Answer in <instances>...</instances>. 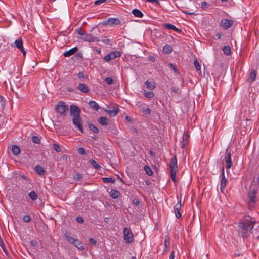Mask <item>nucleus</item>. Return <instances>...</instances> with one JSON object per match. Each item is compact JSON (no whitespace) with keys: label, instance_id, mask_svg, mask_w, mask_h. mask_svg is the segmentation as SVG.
<instances>
[{"label":"nucleus","instance_id":"f257e3e1","mask_svg":"<svg viewBox=\"0 0 259 259\" xmlns=\"http://www.w3.org/2000/svg\"><path fill=\"white\" fill-rule=\"evenodd\" d=\"M252 218L250 216H247L245 218V221H240L238 223L239 228L244 230V231H252L253 228L254 224L255 223V221H253Z\"/></svg>","mask_w":259,"mask_h":259},{"label":"nucleus","instance_id":"f03ea898","mask_svg":"<svg viewBox=\"0 0 259 259\" xmlns=\"http://www.w3.org/2000/svg\"><path fill=\"white\" fill-rule=\"evenodd\" d=\"M68 107L66 104L63 101H59L56 106L55 110L62 116H66V112L68 111Z\"/></svg>","mask_w":259,"mask_h":259},{"label":"nucleus","instance_id":"7ed1b4c3","mask_svg":"<svg viewBox=\"0 0 259 259\" xmlns=\"http://www.w3.org/2000/svg\"><path fill=\"white\" fill-rule=\"evenodd\" d=\"M124 239L127 243H131L134 240L133 234L129 228H124Z\"/></svg>","mask_w":259,"mask_h":259},{"label":"nucleus","instance_id":"20e7f679","mask_svg":"<svg viewBox=\"0 0 259 259\" xmlns=\"http://www.w3.org/2000/svg\"><path fill=\"white\" fill-rule=\"evenodd\" d=\"M120 21L115 18H110L108 20H106L101 22V24L104 26H116L120 24Z\"/></svg>","mask_w":259,"mask_h":259},{"label":"nucleus","instance_id":"39448f33","mask_svg":"<svg viewBox=\"0 0 259 259\" xmlns=\"http://www.w3.org/2000/svg\"><path fill=\"white\" fill-rule=\"evenodd\" d=\"M72 123L76 128H78L80 132L83 133V128L82 124V119L79 117H75L72 118Z\"/></svg>","mask_w":259,"mask_h":259},{"label":"nucleus","instance_id":"423d86ee","mask_svg":"<svg viewBox=\"0 0 259 259\" xmlns=\"http://www.w3.org/2000/svg\"><path fill=\"white\" fill-rule=\"evenodd\" d=\"M81 111L76 105H71L70 106V114L73 117H79Z\"/></svg>","mask_w":259,"mask_h":259},{"label":"nucleus","instance_id":"0eeeda50","mask_svg":"<svg viewBox=\"0 0 259 259\" xmlns=\"http://www.w3.org/2000/svg\"><path fill=\"white\" fill-rule=\"evenodd\" d=\"M120 55L121 53L119 51H112L104 57V60L107 62H109L117 57H120Z\"/></svg>","mask_w":259,"mask_h":259},{"label":"nucleus","instance_id":"6e6552de","mask_svg":"<svg viewBox=\"0 0 259 259\" xmlns=\"http://www.w3.org/2000/svg\"><path fill=\"white\" fill-rule=\"evenodd\" d=\"M84 40L88 42H98L100 39L96 36H95L93 33L85 34L84 36L82 38Z\"/></svg>","mask_w":259,"mask_h":259},{"label":"nucleus","instance_id":"1a4fd4ad","mask_svg":"<svg viewBox=\"0 0 259 259\" xmlns=\"http://www.w3.org/2000/svg\"><path fill=\"white\" fill-rule=\"evenodd\" d=\"M233 24V21L232 20L223 19L221 20L220 25L224 29H227L231 27Z\"/></svg>","mask_w":259,"mask_h":259},{"label":"nucleus","instance_id":"9d476101","mask_svg":"<svg viewBox=\"0 0 259 259\" xmlns=\"http://www.w3.org/2000/svg\"><path fill=\"white\" fill-rule=\"evenodd\" d=\"M221 170H222V177H221V182H220V188H221V191H222L225 188V187L226 186L227 180L226 179V178L225 177L224 166H222Z\"/></svg>","mask_w":259,"mask_h":259},{"label":"nucleus","instance_id":"9b49d317","mask_svg":"<svg viewBox=\"0 0 259 259\" xmlns=\"http://www.w3.org/2000/svg\"><path fill=\"white\" fill-rule=\"evenodd\" d=\"M169 168L170 171H177L178 165H177V158L176 156H174L171 159L169 163Z\"/></svg>","mask_w":259,"mask_h":259},{"label":"nucleus","instance_id":"f8f14e48","mask_svg":"<svg viewBox=\"0 0 259 259\" xmlns=\"http://www.w3.org/2000/svg\"><path fill=\"white\" fill-rule=\"evenodd\" d=\"M224 159L226 163V169H230L232 166V161L231 158L230 153H228L227 154V155L225 156L224 158Z\"/></svg>","mask_w":259,"mask_h":259},{"label":"nucleus","instance_id":"ddd939ff","mask_svg":"<svg viewBox=\"0 0 259 259\" xmlns=\"http://www.w3.org/2000/svg\"><path fill=\"white\" fill-rule=\"evenodd\" d=\"M256 194L257 191L255 189H252L248 193L249 201L253 203L256 202Z\"/></svg>","mask_w":259,"mask_h":259},{"label":"nucleus","instance_id":"4468645a","mask_svg":"<svg viewBox=\"0 0 259 259\" xmlns=\"http://www.w3.org/2000/svg\"><path fill=\"white\" fill-rule=\"evenodd\" d=\"M181 208V202L178 203L176 204L174 207V212L175 213L176 217L179 219L182 217L181 213L180 212V210Z\"/></svg>","mask_w":259,"mask_h":259},{"label":"nucleus","instance_id":"2eb2a0df","mask_svg":"<svg viewBox=\"0 0 259 259\" xmlns=\"http://www.w3.org/2000/svg\"><path fill=\"white\" fill-rule=\"evenodd\" d=\"M105 111L111 116H115L119 112V109L117 107H114L113 110H105Z\"/></svg>","mask_w":259,"mask_h":259},{"label":"nucleus","instance_id":"dca6fc26","mask_svg":"<svg viewBox=\"0 0 259 259\" xmlns=\"http://www.w3.org/2000/svg\"><path fill=\"white\" fill-rule=\"evenodd\" d=\"M77 89L82 92L83 93H87L89 91V87L85 84L79 83L77 87Z\"/></svg>","mask_w":259,"mask_h":259},{"label":"nucleus","instance_id":"f3484780","mask_svg":"<svg viewBox=\"0 0 259 259\" xmlns=\"http://www.w3.org/2000/svg\"><path fill=\"white\" fill-rule=\"evenodd\" d=\"M78 50V48L77 47H74L69 50L64 52V56L65 57H69L73 54H74Z\"/></svg>","mask_w":259,"mask_h":259},{"label":"nucleus","instance_id":"a211bd4d","mask_svg":"<svg viewBox=\"0 0 259 259\" xmlns=\"http://www.w3.org/2000/svg\"><path fill=\"white\" fill-rule=\"evenodd\" d=\"M110 195L113 199H115L120 196V193L115 189H111L110 192Z\"/></svg>","mask_w":259,"mask_h":259},{"label":"nucleus","instance_id":"6ab92c4d","mask_svg":"<svg viewBox=\"0 0 259 259\" xmlns=\"http://www.w3.org/2000/svg\"><path fill=\"white\" fill-rule=\"evenodd\" d=\"M98 122L103 126H106L109 123V120L105 117H101L98 119Z\"/></svg>","mask_w":259,"mask_h":259},{"label":"nucleus","instance_id":"aec40b11","mask_svg":"<svg viewBox=\"0 0 259 259\" xmlns=\"http://www.w3.org/2000/svg\"><path fill=\"white\" fill-rule=\"evenodd\" d=\"M89 105L91 109L95 111H98L99 109V105L94 101H89Z\"/></svg>","mask_w":259,"mask_h":259},{"label":"nucleus","instance_id":"412c9836","mask_svg":"<svg viewBox=\"0 0 259 259\" xmlns=\"http://www.w3.org/2000/svg\"><path fill=\"white\" fill-rule=\"evenodd\" d=\"M73 245L77 248L78 249L80 250H83L84 249V247L83 246V245L81 242L79 241L78 239H76V240L75 241V242L73 243Z\"/></svg>","mask_w":259,"mask_h":259},{"label":"nucleus","instance_id":"4be33fe9","mask_svg":"<svg viewBox=\"0 0 259 259\" xmlns=\"http://www.w3.org/2000/svg\"><path fill=\"white\" fill-rule=\"evenodd\" d=\"M164 26L167 29H172L177 32H181V30L175 27L174 25L169 23L164 24Z\"/></svg>","mask_w":259,"mask_h":259},{"label":"nucleus","instance_id":"5701e85b","mask_svg":"<svg viewBox=\"0 0 259 259\" xmlns=\"http://www.w3.org/2000/svg\"><path fill=\"white\" fill-rule=\"evenodd\" d=\"M256 74L257 72L255 70H252V71H251L249 74L248 81L250 82H253L256 78Z\"/></svg>","mask_w":259,"mask_h":259},{"label":"nucleus","instance_id":"b1692460","mask_svg":"<svg viewBox=\"0 0 259 259\" xmlns=\"http://www.w3.org/2000/svg\"><path fill=\"white\" fill-rule=\"evenodd\" d=\"M133 14L137 17L142 18L143 16V14L138 9H135L132 11Z\"/></svg>","mask_w":259,"mask_h":259},{"label":"nucleus","instance_id":"393cba45","mask_svg":"<svg viewBox=\"0 0 259 259\" xmlns=\"http://www.w3.org/2000/svg\"><path fill=\"white\" fill-rule=\"evenodd\" d=\"M163 52L166 54H169L172 51V47L168 44L165 45L163 48Z\"/></svg>","mask_w":259,"mask_h":259},{"label":"nucleus","instance_id":"a878e982","mask_svg":"<svg viewBox=\"0 0 259 259\" xmlns=\"http://www.w3.org/2000/svg\"><path fill=\"white\" fill-rule=\"evenodd\" d=\"M12 151L14 155H17L20 153V149L19 146L14 145L12 147Z\"/></svg>","mask_w":259,"mask_h":259},{"label":"nucleus","instance_id":"bb28decb","mask_svg":"<svg viewBox=\"0 0 259 259\" xmlns=\"http://www.w3.org/2000/svg\"><path fill=\"white\" fill-rule=\"evenodd\" d=\"M35 171L38 175H43L45 173L44 168L40 165H37L34 168Z\"/></svg>","mask_w":259,"mask_h":259},{"label":"nucleus","instance_id":"cd10ccee","mask_svg":"<svg viewBox=\"0 0 259 259\" xmlns=\"http://www.w3.org/2000/svg\"><path fill=\"white\" fill-rule=\"evenodd\" d=\"M28 196L29 197H30V198L33 200V201H35L38 198V197H37V195L36 194V193L33 191H31L29 194H28Z\"/></svg>","mask_w":259,"mask_h":259},{"label":"nucleus","instance_id":"c85d7f7f","mask_svg":"<svg viewBox=\"0 0 259 259\" xmlns=\"http://www.w3.org/2000/svg\"><path fill=\"white\" fill-rule=\"evenodd\" d=\"M189 136L188 135H184L183 137L182 148H184L188 143Z\"/></svg>","mask_w":259,"mask_h":259},{"label":"nucleus","instance_id":"c756f323","mask_svg":"<svg viewBox=\"0 0 259 259\" xmlns=\"http://www.w3.org/2000/svg\"><path fill=\"white\" fill-rule=\"evenodd\" d=\"M102 179L104 183H114L115 182V180L112 177H104Z\"/></svg>","mask_w":259,"mask_h":259},{"label":"nucleus","instance_id":"7c9ffc66","mask_svg":"<svg viewBox=\"0 0 259 259\" xmlns=\"http://www.w3.org/2000/svg\"><path fill=\"white\" fill-rule=\"evenodd\" d=\"M15 44L16 47L20 49H22L23 47V42L21 38L15 40Z\"/></svg>","mask_w":259,"mask_h":259},{"label":"nucleus","instance_id":"2f4dec72","mask_svg":"<svg viewBox=\"0 0 259 259\" xmlns=\"http://www.w3.org/2000/svg\"><path fill=\"white\" fill-rule=\"evenodd\" d=\"M88 127L90 130L95 133L99 132V130L95 125L92 123H88Z\"/></svg>","mask_w":259,"mask_h":259},{"label":"nucleus","instance_id":"473e14b6","mask_svg":"<svg viewBox=\"0 0 259 259\" xmlns=\"http://www.w3.org/2000/svg\"><path fill=\"white\" fill-rule=\"evenodd\" d=\"M145 84L146 87L150 90H153L155 88V85L154 82H150L148 80H147L145 82Z\"/></svg>","mask_w":259,"mask_h":259},{"label":"nucleus","instance_id":"72a5a7b5","mask_svg":"<svg viewBox=\"0 0 259 259\" xmlns=\"http://www.w3.org/2000/svg\"><path fill=\"white\" fill-rule=\"evenodd\" d=\"M223 51L225 55H229L231 53L230 47L228 46H225L223 48Z\"/></svg>","mask_w":259,"mask_h":259},{"label":"nucleus","instance_id":"f704fd0d","mask_svg":"<svg viewBox=\"0 0 259 259\" xmlns=\"http://www.w3.org/2000/svg\"><path fill=\"white\" fill-rule=\"evenodd\" d=\"M144 96L147 98H151L154 96V94L153 92L144 91Z\"/></svg>","mask_w":259,"mask_h":259},{"label":"nucleus","instance_id":"c9c22d12","mask_svg":"<svg viewBox=\"0 0 259 259\" xmlns=\"http://www.w3.org/2000/svg\"><path fill=\"white\" fill-rule=\"evenodd\" d=\"M170 238L168 236L166 235L165 236L164 246L165 248L169 247L170 246Z\"/></svg>","mask_w":259,"mask_h":259},{"label":"nucleus","instance_id":"e433bc0d","mask_svg":"<svg viewBox=\"0 0 259 259\" xmlns=\"http://www.w3.org/2000/svg\"><path fill=\"white\" fill-rule=\"evenodd\" d=\"M90 163L93 167H94L96 169H99L101 168L100 165H99L94 160L92 159L90 160Z\"/></svg>","mask_w":259,"mask_h":259},{"label":"nucleus","instance_id":"4c0bfd02","mask_svg":"<svg viewBox=\"0 0 259 259\" xmlns=\"http://www.w3.org/2000/svg\"><path fill=\"white\" fill-rule=\"evenodd\" d=\"M65 237H66V239L72 244H73L74 242L76 240V239L72 238L67 234H65Z\"/></svg>","mask_w":259,"mask_h":259},{"label":"nucleus","instance_id":"58836bf2","mask_svg":"<svg viewBox=\"0 0 259 259\" xmlns=\"http://www.w3.org/2000/svg\"><path fill=\"white\" fill-rule=\"evenodd\" d=\"M144 170L146 173L149 176H151L153 174V171L147 165L144 166Z\"/></svg>","mask_w":259,"mask_h":259},{"label":"nucleus","instance_id":"ea45409f","mask_svg":"<svg viewBox=\"0 0 259 259\" xmlns=\"http://www.w3.org/2000/svg\"><path fill=\"white\" fill-rule=\"evenodd\" d=\"M141 112L146 115H149L151 114V110L148 108H142L141 109Z\"/></svg>","mask_w":259,"mask_h":259},{"label":"nucleus","instance_id":"a19ab883","mask_svg":"<svg viewBox=\"0 0 259 259\" xmlns=\"http://www.w3.org/2000/svg\"><path fill=\"white\" fill-rule=\"evenodd\" d=\"M194 64L195 66V68L197 71H199L201 69V66L199 64V63L197 59H195L194 60Z\"/></svg>","mask_w":259,"mask_h":259},{"label":"nucleus","instance_id":"79ce46f5","mask_svg":"<svg viewBox=\"0 0 259 259\" xmlns=\"http://www.w3.org/2000/svg\"><path fill=\"white\" fill-rule=\"evenodd\" d=\"M32 141L35 144H39L40 138L38 136H34L32 137Z\"/></svg>","mask_w":259,"mask_h":259},{"label":"nucleus","instance_id":"37998d69","mask_svg":"<svg viewBox=\"0 0 259 259\" xmlns=\"http://www.w3.org/2000/svg\"><path fill=\"white\" fill-rule=\"evenodd\" d=\"M105 81L108 85H111L114 83L113 79L110 77H106L105 79Z\"/></svg>","mask_w":259,"mask_h":259},{"label":"nucleus","instance_id":"c03bdc74","mask_svg":"<svg viewBox=\"0 0 259 259\" xmlns=\"http://www.w3.org/2000/svg\"><path fill=\"white\" fill-rule=\"evenodd\" d=\"M53 147L55 151H56L57 152H60L61 151V148L59 145L57 144L54 143L53 144Z\"/></svg>","mask_w":259,"mask_h":259},{"label":"nucleus","instance_id":"a18cd8bd","mask_svg":"<svg viewBox=\"0 0 259 259\" xmlns=\"http://www.w3.org/2000/svg\"><path fill=\"white\" fill-rule=\"evenodd\" d=\"M177 170H175V171H170V172H171V179L172 180L175 182L176 181V173H177Z\"/></svg>","mask_w":259,"mask_h":259},{"label":"nucleus","instance_id":"49530a36","mask_svg":"<svg viewBox=\"0 0 259 259\" xmlns=\"http://www.w3.org/2000/svg\"><path fill=\"white\" fill-rule=\"evenodd\" d=\"M77 152L81 155H85L87 153L85 152V149L82 147H79L77 149Z\"/></svg>","mask_w":259,"mask_h":259},{"label":"nucleus","instance_id":"de8ad7c7","mask_svg":"<svg viewBox=\"0 0 259 259\" xmlns=\"http://www.w3.org/2000/svg\"><path fill=\"white\" fill-rule=\"evenodd\" d=\"M251 232V231H245L242 232V237L244 238H247Z\"/></svg>","mask_w":259,"mask_h":259},{"label":"nucleus","instance_id":"09e8293b","mask_svg":"<svg viewBox=\"0 0 259 259\" xmlns=\"http://www.w3.org/2000/svg\"><path fill=\"white\" fill-rule=\"evenodd\" d=\"M76 31L78 33V34L80 35H82V36H84L85 35V32L82 29V28L81 27L80 28H78L77 30H76Z\"/></svg>","mask_w":259,"mask_h":259},{"label":"nucleus","instance_id":"8fccbe9b","mask_svg":"<svg viewBox=\"0 0 259 259\" xmlns=\"http://www.w3.org/2000/svg\"><path fill=\"white\" fill-rule=\"evenodd\" d=\"M31 220V218L29 215H26L23 217V221L25 222H29Z\"/></svg>","mask_w":259,"mask_h":259},{"label":"nucleus","instance_id":"3c124183","mask_svg":"<svg viewBox=\"0 0 259 259\" xmlns=\"http://www.w3.org/2000/svg\"><path fill=\"white\" fill-rule=\"evenodd\" d=\"M209 6L208 4L206 2H202L201 5V8L204 9L208 7Z\"/></svg>","mask_w":259,"mask_h":259},{"label":"nucleus","instance_id":"603ef678","mask_svg":"<svg viewBox=\"0 0 259 259\" xmlns=\"http://www.w3.org/2000/svg\"><path fill=\"white\" fill-rule=\"evenodd\" d=\"M30 243L31 245L33 247H36L38 245V243H37V241L34 240H31L30 241Z\"/></svg>","mask_w":259,"mask_h":259},{"label":"nucleus","instance_id":"864d4df0","mask_svg":"<svg viewBox=\"0 0 259 259\" xmlns=\"http://www.w3.org/2000/svg\"><path fill=\"white\" fill-rule=\"evenodd\" d=\"M169 66L174 70V71L176 72V73H177L178 72V69L176 67V66L172 64V63H169Z\"/></svg>","mask_w":259,"mask_h":259},{"label":"nucleus","instance_id":"5fc2aeb1","mask_svg":"<svg viewBox=\"0 0 259 259\" xmlns=\"http://www.w3.org/2000/svg\"><path fill=\"white\" fill-rule=\"evenodd\" d=\"M76 220L77 222L79 223H82L84 222V220L81 217H77L76 218Z\"/></svg>","mask_w":259,"mask_h":259},{"label":"nucleus","instance_id":"6e6d98bb","mask_svg":"<svg viewBox=\"0 0 259 259\" xmlns=\"http://www.w3.org/2000/svg\"><path fill=\"white\" fill-rule=\"evenodd\" d=\"M106 1H107V0H97V1H95V5H100Z\"/></svg>","mask_w":259,"mask_h":259},{"label":"nucleus","instance_id":"4d7b16f0","mask_svg":"<svg viewBox=\"0 0 259 259\" xmlns=\"http://www.w3.org/2000/svg\"><path fill=\"white\" fill-rule=\"evenodd\" d=\"M133 203L134 205L137 206L139 205L140 204L139 200L137 198H135L133 200Z\"/></svg>","mask_w":259,"mask_h":259},{"label":"nucleus","instance_id":"13d9d810","mask_svg":"<svg viewBox=\"0 0 259 259\" xmlns=\"http://www.w3.org/2000/svg\"><path fill=\"white\" fill-rule=\"evenodd\" d=\"M89 242L92 245H96V240L93 238H90L89 239Z\"/></svg>","mask_w":259,"mask_h":259},{"label":"nucleus","instance_id":"bf43d9fd","mask_svg":"<svg viewBox=\"0 0 259 259\" xmlns=\"http://www.w3.org/2000/svg\"><path fill=\"white\" fill-rule=\"evenodd\" d=\"M82 178V176L81 174L78 173L75 175L74 178L77 180H79Z\"/></svg>","mask_w":259,"mask_h":259},{"label":"nucleus","instance_id":"052dcab7","mask_svg":"<svg viewBox=\"0 0 259 259\" xmlns=\"http://www.w3.org/2000/svg\"><path fill=\"white\" fill-rule=\"evenodd\" d=\"M171 90L174 93H177L179 90V88L178 87L175 86V87H172L171 88Z\"/></svg>","mask_w":259,"mask_h":259},{"label":"nucleus","instance_id":"680f3d73","mask_svg":"<svg viewBox=\"0 0 259 259\" xmlns=\"http://www.w3.org/2000/svg\"><path fill=\"white\" fill-rule=\"evenodd\" d=\"M77 76L79 78H84V74L82 72H79L77 74Z\"/></svg>","mask_w":259,"mask_h":259},{"label":"nucleus","instance_id":"e2e57ef3","mask_svg":"<svg viewBox=\"0 0 259 259\" xmlns=\"http://www.w3.org/2000/svg\"><path fill=\"white\" fill-rule=\"evenodd\" d=\"M0 106H1V108L2 110H3L5 107V103H4V102L2 100L0 101Z\"/></svg>","mask_w":259,"mask_h":259},{"label":"nucleus","instance_id":"0e129e2a","mask_svg":"<svg viewBox=\"0 0 259 259\" xmlns=\"http://www.w3.org/2000/svg\"><path fill=\"white\" fill-rule=\"evenodd\" d=\"M215 36L217 37V39H220L221 38L222 33H217L215 35Z\"/></svg>","mask_w":259,"mask_h":259},{"label":"nucleus","instance_id":"69168bd1","mask_svg":"<svg viewBox=\"0 0 259 259\" xmlns=\"http://www.w3.org/2000/svg\"><path fill=\"white\" fill-rule=\"evenodd\" d=\"M175 258V252L172 251L171 254L170 255L169 259H174Z\"/></svg>","mask_w":259,"mask_h":259},{"label":"nucleus","instance_id":"338daca9","mask_svg":"<svg viewBox=\"0 0 259 259\" xmlns=\"http://www.w3.org/2000/svg\"><path fill=\"white\" fill-rule=\"evenodd\" d=\"M103 41L105 43H106V44H110V40L109 39H106L104 40H103Z\"/></svg>","mask_w":259,"mask_h":259},{"label":"nucleus","instance_id":"774afa93","mask_svg":"<svg viewBox=\"0 0 259 259\" xmlns=\"http://www.w3.org/2000/svg\"><path fill=\"white\" fill-rule=\"evenodd\" d=\"M19 50H20L21 51V52L23 53V55H24V56H25V54H26V52H25V51H24V48H23V47H22V49H20Z\"/></svg>","mask_w":259,"mask_h":259}]
</instances>
